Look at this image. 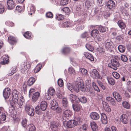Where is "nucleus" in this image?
I'll use <instances>...</instances> for the list:
<instances>
[{
  "label": "nucleus",
  "mask_w": 131,
  "mask_h": 131,
  "mask_svg": "<svg viewBox=\"0 0 131 131\" xmlns=\"http://www.w3.org/2000/svg\"><path fill=\"white\" fill-rule=\"evenodd\" d=\"M80 88L82 91H85V88L83 82L82 81H76L73 85V91H74L78 92L79 91Z\"/></svg>",
  "instance_id": "nucleus-1"
},
{
  "label": "nucleus",
  "mask_w": 131,
  "mask_h": 131,
  "mask_svg": "<svg viewBox=\"0 0 131 131\" xmlns=\"http://www.w3.org/2000/svg\"><path fill=\"white\" fill-rule=\"evenodd\" d=\"M80 124L79 121H77L76 120H70L67 122L64 123V125H66L68 128H72L76 126L77 125H79Z\"/></svg>",
  "instance_id": "nucleus-2"
},
{
  "label": "nucleus",
  "mask_w": 131,
  "mask_h": 131,
  "mask_svg": "<svg viewBox=\"0 0 131 131\" xmlns=\"http://www.w3.org/2000/svg\"><path fill=\"white\" fill-rule=\"evenodd\" d=\"M90 77L93 79H100L101 78L98 72L95 69L92 70L90 72Z\"/></svg>",
  "instance_id": "nucleus-3"
},
{
  "label": "nucleus",
  "mask_w": 131,
  "mask_h": 131,
  "mask_svg": "<svg viewBox=\"0 0 131 131\" xmlns=\"http://www.w3.org/2000/svg\"><path fill=\"white\" fill-rule=\"evenodd\" d=\"M25 107V110L28 115L31 116L34 115V111L32 107H31L29 104H26Z\"/></svg>",
  "instance_id": "nucleus-4"
},
{
  "label": "nucleus",
  "mask_w": 131,
  "mask_h": 131,
  "mask_svg": "<svg viewBox=\"0 0 131 131\" xmlns=\"http://www.w3.org/2000/svg\"><path fill=\"white\" fill-rule=\"evenodd\" d=\"M111 64H108V66L113 68L115 70L117 69V67H119L120 65L119 63L115 59H113L111 60Z\"/></svg>",
  "instance_id": "nucleus-5"
},
{
  "label": "nucleus",
  "mask_w": 131,
  "mask_h": 131,
  "mask_svg": "<svg viewBox=\"0 0 131 131\" xmlns=\"http://www.w3.org/2000/svg\"><path fill=\"white\" fill-rule=\"evenodd\" d=\"M7 4V8L9 10L13 9L15 8V6L14 2L13 0H8Z\"/></svg>",
  "instance_id": "nucleus-6"
},
{
  "label": "nucleus",
  "mask_w": 131,
  "mask_h": 131,
  "mask_svg": "<svg viewBox=\"0 0 131 131\" xmlns=\"http://www.w3.org/2000/svg\"><path fill=\"white\" fill-rule=\"evenodd\" d=\"M60 126V124L58 122H53L51 124L50 127L53 131H57Z\"/></svg>",
  "instance_id": "nucleus-7"
},
{
  "label": "nucleus",
  "mask_w": 131,
  "mask_h": 131,
  "mask_svg": "<svg viewBox=\"0 0 131 131\" xmlns=\"http://www.w3.org/2000/svg\"><path fill=\"white\" fill-rule=\"evenodd\" d=\"M11 91L10 88H5L3 92V95L5 99H8L9 97Z\"/></svg>",
  "instance_id": "nucleus-8"
},
{
  "label": "nucleus",
  "mask_w": 131,
  "mask_h": 131,
  "mask_svg": "<svg viewBox=\"0 0 131 131\" xmlns=\"http://www.w3.org/2000/svg\"><path fill=\"white\" fill-rule=\"evenodd\" d=\"M110 41H110L108 40H106L105 42V46L106 50L111 51L113 49V47Z\"/></svg>",
  "instance_id": "nucleus-9"
},
{
  "label": "nucleus",
  "mask_w": 131,
  "mask_h": 131,
  "mask_svg": "<svg viewBox=\"0 0 131 131\" xmlns=\"http://www.w3.org/2000/svg\"><path fill=\"white\" fill-rule=\"evenodd\" d=\"M50 104L51 108L54 110H55L58 107V103L55 100H51L50 101Z\"/></svg>",
  "instance_id": "nucleus-10"
},
{
  "label": "nucleus",
  "mask_w": 131,
  "mask_h": 131,
  "mask_svg": "<svg viewBox=\"0 0 131 131\" xmlns=\"http://www.w3.org/2000/svg\"><path fill=\"white\" fill-rule=\"evenodd\" d=\"M128 120V117L126 114H123L120 116L121 121L124 124H127Z\"/></svg>",
  "instance_id": "nucleus-11"
},
{
  "label": "nucleus",
  "mask_w": 131,
  "mask_h": 131,
  "mask_svg": "<svg viewBox=\"0 0 131 131\" xmlns=\"http://www.w3.org/2000/svg\"><path fill=\"white\" fill-rule=\"evenodd\" d=\"M113 95L114 97L118 102H120L121 101L122 97L118 92L116 91L114 92H113Z\"/></svg>",
  "instance_id": "nucleus-12"
},
{
  "label": "nucleus",
  "mask_w": 131,
  "mask_h": 131,
  "mask_svg": "<svg viewBox=\"0 0 131 131\" xmlns=\"http://www.w3.org/2000/svg\"><path fill=\"white\" fill-rule=\"evenodd\" d=\"M106 6L108 8L111 9L114 8L115 6V4L113 1L112 0H110L107 2Z\"/></svg>",
  "instance_id": "nucleus-13"
},
{
  "label": "nucleus",
  "mask_w": 131,
  "mask_h": 131,
  "mask_svg": "<svg viewBox=\"0 0 131 131\" xmlns=\"http://www.w3.org/2000/svg\"><path fill=\"white\" fill-rule=\"evenodd\" d=\"M90 117L91 118L94 120H97L100 118L99 115L96 112H93L90 114Z\"/></svg>",
  "instance_id": "nucleus-14"
},
{
  "label": "nucleus",
  "mask_w": 131,
  "mask_h": 131,
  "mask_svg": "<svg viewBox=\"0 0 131 131\" xmlns=\"http://www.w3.org/2000/svg\"><path fill=\"white\" fill-rule=\"evenodd\" d=\"M72 115V112L69 110H66L63 112V115L67 119L71 117Z\"/></svg>",
  "instance_id": "nucleus-15"
},
{
  "label": "nucleus",
  "mask_w": 131,
  "mask_h": 131,
  "mask_svg": "<svg viewBox=\"0 0 131 131\" xmlns=\"http://www.w3.org/2000/svg\"><path fill=\"white\" fill-rule=\"evenodd\" d=\"M8 40L9 43L12 45L15 44L17 42V40L16 38L12 36H10L8 37Z\"/></svg>",
  "instance_id": "nucleus-16"
},
{
  "label": "nucleus",
  "mask_w": 131,
  "mask_h": 131,
  "mask_svg": "<svg viewBox=\"0 0 131 131\" xmlns=\"http://www.w3.org/2000/svg\"><path fill=\"white\" fill-rule=\"evenodd\" d=\"M84 56L88 59L91 61L94 60V57L93 55L87 52H85L84 53Z\"/></svg>",
  "instance_id": "nucleus-17"
},
{
  "label": "nucleus",
  "mask_w": 131,
  "mask_h": 131,
  "mask_svg": "<svg viewBox=\"0 0 131 131\" xmlns=\"http://www.w3.org/2000/svg\"><path fill=\"white\" fill-rule=\"evenodd\" d=\"M47 102L43 101L41 102L40 103V109L42 111H45L47 108Z\"/></svg>",
  "instance_id": "nucleus-18"
},
{
  "label": "nucleus",
  "mask_w": 131,
  "mask_h": 131,
  "mask_svg": "<svg viewBox=\"0 0 131 131\" xmlns=\"http://www.w3.org/2000/svg\"><path fill=\"white\" fill-rule=\"evenodd\" d=\"M40 95V94L38 92H36L34 93L31 96H32V100L33 102L36 101L38 99Z\"/></svg>",
  "instance_id": "nucleus-19"
},
{
  "label": "nucleus",
  "mask_w": 131,
  "mask_h": 131,
  "mask_svg": "<svg viewBox=\"0 0 131 131\" xmlns=\"http://www.w3.org/2000/svg\"><path fill=\"white\" fill-rule=\"evenodd\" d=\"M90 124L92 129L93 131H97L98 130V126L95 122H92Z\"/></svg>",
  "instance_id": "nucleus-20"
},
{
  "label": "nucleus",
  "mask_w": 131,
  "mask_h": 131,
  "mask_svg": "<svg viewBox=\"0 0 131 131\" xmlns=\"http://www.w3.org/2000/svg\"><path fill=\"white\" fill-rule=\"evenodd\" d=\"M107 100L110 102L113 106H115L116 105V102L115 101L114 99L110 96H108L106 98Z\"/></svg>",
  "instance_id": "nucleus-21"
},
{
  "label": "nucleus",
  "mask_w": 131,
  "mask_h": 131,
  "mask_svg": "<svg viewBox=\"0 0 131 131\" xmlns=\"http://www.w3.org/2000/svg\"><path fill=\"white\" fill-rule=\"evenodd\" d=\"M101 121L102 123L104 124H106L107 122V117L106 115L104 113H102L101 114Z\"/></svg>",
  "instance_id": "nucleus-22"
},
{
  "label": "nucleus",
  "mask_w": 131,
  "mask_h": 131,
  "mask_svg": "<svg viewBox=\"0 0 131 131\" xmlns=\"http://www.w3.org/2000/svg\"><path fill=\"white\" fill-rule=\"evenodd\" d=\"M117 24L119 27L122 29H124L126 27L125 24L122 20H119L117 22Z\"/></svg>",
  "instance_id": "nucleus-23"
},
{
  "label": "nucleus",
  "mask_w": 131,
  "mask_h": 131,
  "mask_svg": "<svg viewBox=\"0 0 131 131\" xmlns=\"http://www.w3.org/2000/svg\"><path fill=\"white\" fill-rule=\"evenodd\" d=\"M35 79L33 77H30L27 81V85L29 86L32 85L35 82Z\"/></svg>",
  "instance_id": "nucleus-24"
},
{
  "label": "nucleus",
  "mask_w": 131,
  "mask_h": 131,
  "mask_svg": "<svg viewBox=\"0 0 131 131\" xmlns=\"http://www.w3.org/2000/svg\"><path fill=\"white\" fill-rule=\"evenodd\" d=\"M72 107L74 111L78 112L80 110L81 108V106L80 105L78 104H73Z\"/></svg>",
  "instance_id": "nucleus-25"
},
{
  "label": "nucleus",
  "mask_w": 131,
  "mask_h": 131,
  "mask_svg": "<svg viewBox=\"0 0 131 131\" xmlns=\"http://www.w3.org/2000/svg\"><path fill=\"white\" fill-rule=\"evenodd\" d=\"M70 49L68 47H64L62 50V53L64 54L69 53L70 51Z\"/></svg>",
  "instance_id": "nucleus-26"
},
{
  "label": "nucleus",
  "mask_w": 131,
  "mask_h": 131,
  "mask_svg": "<svg viewBox=\"0 0 131 131\" xmlns=\"http://www.w3.org/2000/svg\"><path fill=\"white\" fill-rule=\"evenodd\" d=\"M99 33V31L97 30L96 29H93L92 31L91 36L94 38L96 37Z\"/></svg>",
  "instance_id": "nucleus-27"
},
{
  "label": "nucleus",
  "mask_w": 131,
  "mask_h": 131,
  "mask_svg": "<svg viewBox=\"0 0 131 131\" xmlns=\"http://www.w3.org/2000/svg\"><path fill=\"white\" fill-rule=\"evenodd\" d=\"M123 106L125 108L129 109L130 108V105L128 102L124 101L122 103Z\"/></svg>",
  "instance_id": "nucleus-28"
},
{
  "label": "nucleus",
  "mask_w": 131,
  "mask_h": 131,
  "mask_svg": "<svg viewBox=\"0 0 131 131\" xmlns=\"http://www.w3.org/2000/svg\"><path fill=\"white\" fill-rule=\"evenodd\" d=\"M69 98L70 99L72 103H73L74 101H75L78 97L76 95L72 94H70L69 95Z\"/></svg>",
  "instance_id": "nucleus-29"
},
{
  "label": "nucleus",
  "mask_w": 131,
  "mask_h": 131,
  "mask_svg": "<svg viewBox=\"0 0 131 131\" xmlns=\"http://www.w3.org/2000/svg\"><path fill=\"white\" fill-rule=\"evenodd\" d=\"M23 35L26 38L29 39L31 38L32 35L31 32L29 31H27L24 33Z\"/></svg>",
  "instance_id": "nucleus-30"
},
{
  "label": "nucleus",
  "mask_w": 131,
  "mask_h": 131,
  "mask_svg": "<svg viewBox=\"0 0 131 131\" xmlns=\"http://www.w3.org/2000/svg\"><path fill=\"white\" fill-rule=\"evenodd\" d=\"M105 104L103 105V106L104 110L106 112H111V109L110 107V106L108 105V104L105 102Z\"/></svg>",
  "instance_id": "nucleus-31"
},
{
  "label": "nucleus",
  "mask_w": 131,
  "mask_h": 131,
  "mask_svg": "<svg viewBox=\"0 0 131 131\" xmlns=\"http://www.w3.org/2000/svg\"><path fill=\"white\" fill-rule=\"evenodd\" d=\"M42 65L40 64H39L37 65L35 68L34 69V71L35 73L39 72L40 70Z\"/></svg>",
  "instance_id": "nucleus-32"
},
{
  "label": "nucleus",
  "mask_w": 131,
  "mask_h": 131,
  "mask_svg": "<svg viewBox=\"0 0 131 131\" xmlns=\"http://www.w3.org/2000/svg\"><path fill=\"white\" fill-rule=\"evenodd\" d=\"M55 91L54 89L52 88H50L48 90V95L49 96V94L53 96L54 94Z\"/></svg>",
  "instance_id": "nucleus-33"
},
{
  "label": "nucleus",
  "mask_w": 131,
  "mask_h": 131,
  "mask_svg": "<svg viewBox=\"0 0 131 131\" xmlns=\"http://www.w3.org/2000/svg\"><path fill=\"white\" fill-rule=\"evenodd\" d=\"M118 49L119 51L121 53L124 52L125 50V46L123 45H119L118 47Z\"/></svg>",
  "instance_id": "nucleus-34"
},
{
  "label": "nucleus",
  "mask_w": 131,
  "mask_h": 131,
  "mask_svg": "<svg viewBox=\"0 0 131 131\" xmlns=\"http://www.w3.org/2000/svg\"><path fill=\"white\" fill-rule=\"evenodd\" d=\"M98 29L101 32H103L106 31V28L101 25L97 27Z\"/></svg>",
  "instance_id": "nucleus-35"
},
{
  "label": "nucleus",
  "mask_w": 131,
  "mask_h": 131,
  "mask_svg": "<svg viewBox=\"0 0 131 131\" xmlns=\"http://www.w3.org/2000/svg\"><path fill=\"white\" fill-rule=\"evenodd\" d=\"M107 80L108 82L112 85H113L115 84V81L114 79L112 78H107Z\"/></svg>",
  "instance_id": "nucleus-36"
},
{
  "label": "nucleus",
  "mask_w": 131,
  "mask_h": 131,
  "mask_svg": "<svg viewBox=\"0 0 131 131\" xmlns=\"http://www.w3.org/2000/svg\"><path fill=\"white\" fill-rule=\"evenodd\" d=\"M62 104L63 106L64 107H67L68 106V104L67 99L65 98H63L62 99Z\"/></svg>",
  "instance_id": "nucleus-37"
},
{
  "label": "nucleus",
  "mask_w": 131,
  "mask_h": 131,
  "mask_svg": "<svg viewBox=\"0 0 131 131\" xmlns=\"http://www.w3.org/2000/svg\"><path fill=\"white\" fill-rule=\"evenodd\" d=\"M78 99L80 102L83 103H86L87 101V98L84 96H82L79 99L78 98Z\"/></svg>",
  "instance_id": "nucleus-38"
},
{
  "label": "nucleus",
  "mask_w": 131,
  "mask_h": 131,
  "mask_svg": "<svg viewBox=\"0 0 131 131\" xmlns=\"http://www.w3.org/2000/svg\"><path fill=\"white\" fill-rule=\"evenodd\" d=\"M12 99L14 103L15 104L18 103V96H12Z\"/></svg>",
  "instance_id": "nucleus-39"
},
{
  "label": "nucleus",
  "mask_w": 131,
  "mask_h": 131,
  "mask_svg": "<svg viewBox=\"0 0 131 131\" xmlns=\"http://www.w3.org/2000/svg\"><path fill=\"white\" fill-rule=\"evenodd\" d=\"M23 97H22V98H21V99H20L19 103H18V104L19 105V107L20 108H22L23 107V104L24 103V100L23 98Z\"/></svg>",
  "instance_id": "nucleus-40"
},
{
  "label": "nucleus",
  "mask_w": 131,
  "mask_h": 131,
  "mask_svg": "<svg viewBox=\"0 0 131 131\" xmlns=\"http://www.w3.org/2000/svg\"><path fill=\"white\" fill-rule=\"evenodd\" d=\"M64 18V16L62 15L57 14L56 16V19L58 20H62Z\"/></svg>",
  "instance_id": "nucleus-41"
},
{
  "label": "nucleus",
  "mask_w": 131,
  "mask_h": 131,
  "mask_svg": "<svg viewBox=\"0 0 131 131\" xmlns=\"http://www.w3.org/2000/svg\"><path fill=\"white\" fill-rule=\"evenodd\" d=\"M86 48L89 51H92L94 50L93 47L89 44H87L85 45Z\"/></svg>",
  "instance_id": "nucleus-42"
},
{
  "label": "nucleus",
  "mask_w": 131,
  "mask_h": 131,
  "mask_svg": "<svg viewBox=\"0 0 131 131\" xmlns=\"http://www.w3.org/2000/svg\"><path fill=\"white\" fill-rule=\"evenodd\" d=\"M67 86L68 89L71 92H73V85H72L70 83H68L67 84Z\"/></svg>",
  "instance_id": "nucleus-43"
},
{
  "label": "nucleus",
  "mask_w": 131,
  "mask_h": 131,
  "mask_svg": "<svg viewBox=\"0 0 131 131\" xmlns=\"http://www.w3.org/2000/svg\"><path fill=\"white\" fill-rule=\"evenodd\" d=\"M80 71H81L83 75H88L87 70L84 68H80Z\"/></svg>",
  "instance_id": "nucleus-44"
},
{
  "label": "nucleus",
  "mask_w": 131,
  "mask_h": 131,
  "mask_svg": "<svg viewBox=\"0 0 131 131\" xmlns=\"http://www.w3.org/2000/svg\"><path fill=\"white\" fill-rule=\"evenodd\" d=\"M28 127L29 131H36L35 126L33 124H30Z\"/></svg>",
  "instance_id": "nucleus-45"
},
{
  "label": "nucleus",
  "mask_w": 131,
  "mask_h": 131,
  "mask_svg": "<svg viewBox=\"0 0 131 131\" xmlns=\"http://www.w3.org/2000/svg\"><path fill=\"white\" fill-rule=\"evenodd\" d=\"M68 73L70 74L75 75V71L73 68L72 67H70L68 69Z\"/></svg>",
  "instance_id": "nucleus-46"
},
{
  "label": "nucleus",
  "mask_w": 131,
  "mask_h": 131,
  "mask_svg": "<svg viewBox=\"0 0 131 131\" xmlns=\"http://www.w3.org/2000/svg\"><path fill=\"white\" fill-rule=\"evenodd\" d=\"M69 11L70 10L69 8L67 7L63 8L61 10V12H63L64 13H66L67 14H68Z\"/></svg>",
  "instance_id": "nucleus-47"
},
{
  "label": "nucleus",
  "mask_w": 131,
  "mask_h": 131,
  "mask_svg": "<svg viewBox=\"0 0 131 131\" xmlns=\"http://www.w3.org/2000/svg\"><path fill=\"white\" fill-rule=\"evenodd\" d=\"M8 58L7 56H6L3 59V61L2 62L3 64H7L9 62Z\"/></svg>",
  "instance_id": "nucleus-48"
},
{
  "label": "nucleus",
  "mask_w": 131,
  "mask_h": 131,
  "mask_svg": "<svg viewBox=\"0 0 131 131\" xmlns=\"http://www.w3.org/2000/svg\"><path fill=\"white\" fill-rule=\"evenodd\" d=\"M112 74L113 77L116 79H118L120 77V75L117 72H113Z\"/></svg>",
  "instance_id": "nucleus-49"
},
{
  "label": "nucleus",
  "mask_w": 131,
  "mask_h": 131,
  "mask_svg": "<svg viewBox=\"0 0 131 131\" xmlns=\"http://www.w3.org/2000/svg\"><path fill=\"white\" fill-rule=\"evenodd\" d=\"M58 83L60 87H62L63 85V80L61 79H59L58 81Z\"/></svg>",
  "instance_id": "nucleus-50"
},
{
  "label": "nucleus",
  "mask_w": 131,
  "mask_h": 131,
  "mask_svg": "<svg viewBox=\"0 0 131 131\" xmlns=\"http://www.w3.org/2000/svg\"><path fill=\"white\" fill-rule=\"evenodd\" d=\"M97 81L99 86L103 90H105L106 88V87L103 84L101 81H99L97 80Z\"/></svg>",
  "instance_id": "nucleus-51"
},
{
  "label": "nucleus",
  "mask_w": 131,
  "mask_h": 131,
  "mask_svg": "<svg viewBox=\"0 0 131 131\" xmlns=\"http://www.w3.org/2000/svg\"><path fill=\"white\" fill-rule=\"evenodd\" d=\"M89 36V34L87 32H84L81 35V37L82 38H84L85 37H88Z\"/></svg>",
  "instance_id": "nucleus-52"
},
{
  "label": "nucleus",
  "mask_w": 131,
  "mask_h": 131,
  "mask_svg": "<svg viewBox=\"0 0 131 131\" xmlns=\"http://www.w3.org/2000/svg\"><path fill=\"white\" fill-rule=\"evenodd\" d=\"M27 120L25 118L23 119L21 122L22 125L24 127H25L27 125Z\"/></svg>",
  "instance_id": "nucleus-53"
},
{
  "label": "nucleus",
  "mask_w": 131,
  "mask_h": 131,
  "mask_svg": "<svg viewBox=\"0 0 131 131\" xmlns=\"http://www.w3.org/2000/svg\"><path fill=\"white\" fill-rule=\"evenodd\" d=\"M127 84L128 85L127 90L128 91L131 93V81H128L127 82Z\"/></svg>",
  "instance_id": "nucleus-54"
},
{
  "label": "nucleus",
  "mask_w": 131,
  "mask_h": 131,
  "mask_svg": "<svg viewBox=\"0 0 131 131\" xmlns=\"http://www.w3.org/2000/svg\"><path fill=\"white\" fill-rule=\"evenodd\" d=\"M97 51L101 53H103L105 52V50L104 49L101 47H99L97 49Z\"/></svg>",
  "instance_id": "nucleus-55"
},
{
  "label": "nucleus",
  "mask_w": 131,
  "mask_h": 131,
  "mask_svg": "<svg viewBox=\"0 0 131 131\" xmlns=\"http://www.w3.org/2000/svg\"><path fill=\"white\" fill-rule=\"evenodd\" d=\"M121 59L124 62H126L128 59L126 56L122 55L121 56Z\"/></svg>",
  "instance_id": "nucleus-56"
},
{
  "label": "nucleus",
  "mask_w": 131,
  "mask_h": 131,
  "mask_svg": "<svg viewBox=\"0 0 131 131\" xmlns=\"http://www.w3.org/2000/svg\"><path fill=\"white\" fill-rule=\"evenodd\" d=\"M68 0H61L60 4L62 5H64L68 4Z\"/></svg>",
  "instance_id": "nucleus-57"
},
{
  "label": "nucleus",
  "mask_w": 131,
  "mask_h": 131,
  "mask_svg": "<svg viewBox=\"0 0 131 131\" xmlns=\"http://www.w3.org/2000/svg\"><path fill=\"white\" fill-rule=\"evenodd\" d=\"M4 7L0 3V14H2L4 11Z\"/></svg>",
  "instance_id": "nucleus-58"
},
{
  "label": "nucleus",
  "mask_w": 131,
  "mask_h": 131,
  "mask_svg": "<svg viewBox=\"0 0 131 131\" xmlns=\"http://www.w3.org/2000/svg\"><path fill=\"white\" fill-rule=\"evenodd\" d=\"M35 92V90L34 89H30L29 91V96L30 97L32 96L33 94Z\"/></svg>",
  "instance_id": "nucleus-59"
},
{
  "label": "nucleus",
  "mask_w": 131,
  "mask_h": 131,
  "mask_svg": "<svg viewBox=\"0 0 131 131\" xmlns=\"http://www.w3.org/2000/svg\"><path fill=\"white\" fill-rule=\"evenodd\" d=\"M46 17L48 18H52L53 17V14L51 12H48L46 13Z\"/></svg>",
  "instance_id": "nucleus-60"
},
{
  "label": "nucleus",
  "mask_w": 131,
  "mask_h": 131,
  "mask_svg": "<svg viewBox=\"0 0 131 131\" xmlns=\"http://www.w3.org/2000/svg\"><path fill=\"white\" fill-rule=\"evenodd\" d=\"M6 118V116L4 113H2L1 114V119L3 121H5Z\"/></svg>",
  "instance_id": "nucleus-61"
},
{
  "label": "nucleus",
  "mask_w": 131,
  "mask_h": 131,
  "mask_svg": "<svg viewBox=\"0 0 131 131\" xmlns=\"http://www.w3.org/2000/svg\"><path fill=\"white\" fill-rule=\"evenodd\" d=\"M21 70L22 72H24L27 69V68L26 66V65L23 64L22 65L21 67Z\"/></svg>",
  "instance_id": "nucleus-62"
},
{
  "label": "nucleus",
  "mask_w": 131,
  "mask_h": 131,
  "mask_svg": "<svg viewBox=\"0 0 131 131\" xmlns=\"http://www.w3.org/2000/svg\"><path fill=\"white\" fill-rule=\"evenodd\" d=\"M5 24L8 26H10L11 27H13L14 26V23L12 22L9 21H7L5 22Z\"/></svg>",
  "instance_id": "nucleus-63"
},
{
  "label": "nucleus",
  "mask_w": 131,
  "mask_h": 131,
  "mask_svg": "<svg viewBox=\"0 0 131 131\" xmlns=\"http://www.w3.org/2000/svg\"><path fill=\"white\" fill-rule=\"evenodd\" d=\"M85 6L87 8H89L91 6L90 2L89 1H86L85 3Z\"/></svg>",
  "instance_id": "nucleus-64"
}]
</instances>
